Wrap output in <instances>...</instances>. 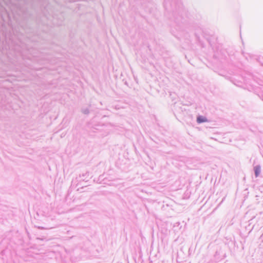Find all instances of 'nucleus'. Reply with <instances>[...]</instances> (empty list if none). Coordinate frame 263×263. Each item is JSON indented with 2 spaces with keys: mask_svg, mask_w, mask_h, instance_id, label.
I'll list each match as a JSON object with an SVG mask.
<instances>
[{
  "mask_svg": "<svg viewBox=\"0 0 263 263\" xmlns=\"http://www.w3.org/2000/svg\"><path fill=\"white\" fill-rule=\"evenodd\" d=\"M197 121L198 123H201L203 122H206L208 121L207 119L203 116H199L197 119Z\"/></svg>",
  "mask_w": 263,
  "mask_h": 263,
  "instance_id": "1",
  "label": "nucleus"
},
{
  "mask_svg": "<svg viewBox=\"0 0 263 263\" xmlns=\"http://www.w3.org/2000/svg\"><path fill=\"white\" fill-rule=\"evenodd\" d=\"M255 173L256 177H257L260 172V167L259 166H256L254 168Z\"/></svg>",
  "mask_w": 263,
  "mask_h": 263,
  "instance_id": "2",
  "label": "nucleus"
}]
</instances>
